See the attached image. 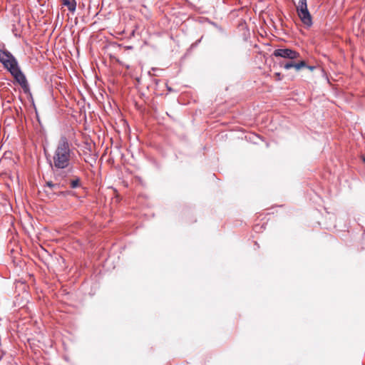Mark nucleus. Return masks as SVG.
Here are the masks:
<instances>
[{
	"mask_svg": "<svg viewBox=\"0 0 365 365\" xmlns=\"http://www.w3.org/2000/svg\"><path fill=\"white\" fill-rule=\"evenodd\" d=\"M74 157V148L66 136H61L53 153V168L55 169L68 168Z\"/></svg>",
	"mask_w": 365,
	"mask_h": 365,
	"instance_id": "1",
	"label": "nucleus"
},
{
	"mask_svg": "<svg viewBox=\"0 0 365 365\" xmlns=\"http://www.w3.org/2000/svg\"><path fill=\"white\" fill-rule=\"evenodd\" d=\"M0 62L23 88H27L26 76L21 71L17 60L9 51L0 49Z\"/></svg>",
	"mask_w": 365,
	"mask_h": 365,
	"instance_id": "2",
	"label": "nucleus"
},
{
	"mask_svg": "<svg viewBox=\"0 0 365 365\" xmlns=\"http://www.w3.org/2000/svg\"><path fill=\"white\" fill-rule=\"evenodd\" d=\"M297 14L302 22L307 27L312 25V18L307 8V0H299L297 6Z\"/></svg>",
	"mask_w": 365,
	"mask_h": 365,
	"instance_id": "3",
	"label": "nucleus"
},
{
	"mask_svg": "<svg viewBox=\"0 0 365 365\" xmlns=\"http://www.w3.org/2000/svg\"><path fill=\"white\" fill-rule=\"evenodd\" d=\"M273 55L289 60H297L300 57L299 52L291 48H277L274 51Z\"/></svg>",
	"mask_w": 365,
	"mask_h": 365,
	"instance_id": "4",
	"label": "nucleus"
},
{
	"mask_svg": "<svg viewBox=\"0 0 365 365\" xmlns=\"http://www.w3.org/2000/svg\"><path fill=\"white\" fill-rule=\"evenodd\" d=\"M63 4L68 8V9L73 13L76 9V0H62Z\"/></svg>",
	"mask_w": 365,
	"mask_h": 365,
	"instance_id": "5",
	"label": "nucleus"
},
{
	"mask_svg": "<svg viewBox=\"0 0 365 365\" xmlns=\"http://www.w3.org/2000/svg\"><path fill=\"white\" fill-rule=\"evenodd\" d=\"M306 67H307V63L304 61L301 60L297 62L294 61V68H295L296 71H300L302 68H304Z\"/></svg>",
	"mask_w": 365,
	"mask_h": 365,
	"instance_id": "6",
	"label": "nucleus"
},
{
	"mask_svg": "<svg viewBox=\"0 0 365 365\" xmlns=\"http://www.w3.org/2000/svg\"><path fill=\"white\" fill-rule=\"evenodd\" d=\"M70 186L71 188H77L81 186V180L80 178L76 177L74 179L70 181Z\"/></svg>",
	"mask_w": 365,
	"mask_h": 365,
	"instance_id": "7",
	"label": "nucleus"
},
{
	"mask_svg": "<svg viewBox=\"0 0 365 365\" xmlns=\"http://www.w3.org/2000/svg\"><path fill=\"white\" fill-rule=\"evenodd\" d=\"M293 61L294 60H291V61H289V62H287L284 64H281V66L283 67L286 70H289L292 68H294V61Z\"/></svg>",
	"mask_w": 365,
	"mask_h": 365,
	"instance_id": "8",
	"label": "nucleus"
},
{
	"mask_svg": "<svg viewBox=\"0 0 365 365\" xmlns=\"http://www.w3.org/2000/svg\"><path fill=\"white\" fill-rule=\"evenodd\" d=\"M46 187L51 190L53 187H59V184L58 183H53L52 182L49 181V182H46Z\"/></svg>",
	"mask_w": 365,
	"mask_h": 365,
	"instance_id": "9",
	"label": "nucleus"
},
{
	"mask_svg": "<svg viewBox=\"0 0 365 365\" xmlns=\"http://www.w3.org/2000/svg\"><path fill=\"white\" fill-rule=\"evenodd\" d=\"M61 187V185H59V187H53L51 191H53L54 194L59 193V195H63V192L59 191V189Z\"/></svg>",
	"mask_w": 365,
	"mask_h": 365,
	"instance_id": "10",
	"label": "nucleus"
},
{
	"mask_svg": "<svg viewBox=\"0 0 365 365\" xmlns=\"http://www.w3.org/2000/svg\"><path fill=\"white\" fill-rule=\"evenodd\" d=\"M274 78L277 81H281L282 80V75L280 73H274Z\"/></svg>",
	"mask_w": 365,
	"mask_h": 365,
	"instance_id": "11",
	"label": "nucleus"
},
{
	"mask_svg": "<svg viewBox=\"0 0 365 365\" xmlns=\"http://www.w3.org/2000/svg\"><path fill=\"white\" fill-rule=\"evenodd\" d=\"M306 68H309V70H311V71H312V70L314 68V66H307V67H306Z\"/></svg>",
	"mask_w": 365,
	"mask_h": 365,
	"instance_id": "12",
	"label": "nucleus"
},
{
	"mask_svg": "<svg viewBox=\"0 0 365 365\" xmlns=\"http://www.w3.org/2000/svg\"><path fill=\"white\" fill-rule=\"evenodd\" d=\"M364 162H365V158L364 159Z\"/></svg>",
	"mask_w": 365,
	"mask_h": 365,
	"instance_id": "13",
	"label": "nucleus"
}]
</instances>
